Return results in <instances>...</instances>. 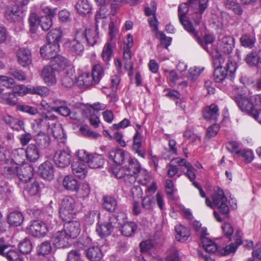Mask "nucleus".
Returning a JSON list of instances; mask_svg holds the SVG:
<instances>
[{
    "instance_id": "nucleus-1",
    "label": "nucleus",
    "mask_w": 261,
    "mask_h": 261,
    "mask_svg": "<svg viewBox=\"0 0 261 261\" xmlns=\"http://www.w3.org/2000/svg\"><path fill=\"white\" fill-rule=\"evenodd\" d=\"M213 55V64L215 68L214 79L216 82H222L226 77L228 72L232 74L236 70V63L232 61L228 60L225 63V59L219 51H215Z\"/></svg>"
},
{
    "instance_id": "nucleus-2",
    "label": "nucleus",
    "mask_w": 261,
    "mask_h": 261,
    "mask_svg": "<svg viewBox=\"0 0 261 261\" xmlns=\"http://www.w3.org/2000/svg\"><path fill=\"white\" fill-rule=\"evenodd\" d=\"M104 71L102 66L96 64L93 67L92 73L84 72L77 79L79 85L88 87L98 84L103 75Z\"/></svg>"
},
{
    "instance_id": "nucleus-3",
    "label": "nucleus",
    "mask_w": 261,
    "mask_h": 261,
    "mask_svg": "<svg viewBox=\"0 0 261 261\" xmlns=\"http://www.w3.org/2000/svg\"><path fill=\"white\" fill-rule=\"evenodd\" d=\"M55 222V220L51 217L47 219L45 223L34 221L27 227V232L35 237H43L49 230L53 228V223Z\"/></svg>"
},
{
    "instance_id": "nucleus-4",
    "label": "nucleus",
    "mask_w": 261,
    "mask_h": 261,
    "mask_svg": "<svg viewBox=\"0 0 261 261\" xmlns=\"http://www.w3.org/2000/svg\"><path fill=\"white\" fill-rule=\"evenodd\" d=\"M75 206L74 199L69 196H63L59 201V215L63 221L73 218Z\"/></svg>"
},
{
    "instance_id": "nucleus-5",
    "label": "nucleus",
    "mask_w": 261,
    "mask_h": 261,
    "mask_svg": "<svg viewBox=\"0 0 261 261\" xmlns=\"http://www.w3.org/2000/svg\"><path fill=\"white\" fill-rule=\"evenodd\" d=\"M213 204L223 215L227 216L229 210L227 205V198L223 190L218 188L212 196Z\"/></svg>"
},
{
    "instance_id": "nucleus-6",
    "label": "nucleus",
    "mask_w": 261,
    "mask_h": 261,
    "mask_svg": "<svg viewBox=\"0 0 261 261\" xmlns=\"http://www.w3.org/2000/svg\"><path fill=\"white\" fill-rule=\"evenodd\" d=\"M189 11V5L187 3H183L179 5L178 8V16L179 21L184 29L193 36H196L198 39L197 32L195 31L192 23L187 19L186 16Z\"/></svg>"
},
{
    "instance_id": "nucleus-7",
    "label": "nucleus",
    "mask_w": 261,
    "mask_h": 261,
    "mask_svg": "<svg viewBox=\"0 0 261 261\" xmlns=\"http://www.w3.org/2000/svg\"><path fill=\"white\" fill-rule=\"evenodd\" d=\"M84 40L83 34L77 31L74 38L66 42V45L68 51L74 56L80 55L84 49Z\"/></svg>"
},
{
    "instance_id": "nucleus-8",
    "label": "nucleus",
    "mask_w": 261,
    "mask_h": 261,
    "mask_svg": "<svg viewBox=\"0 0 261 261\" xmlns=\"http://www.w3.org/2000/svg\"><path fill=\"white\" fill-rule=\"evenodd\" d=\"M208 0H189V7L193 8L196 15V18L193 17L195 24L198 25L200 23L201 14L207 7Z\"/></svg>"
},
{
    "instance_id": "nucleus-9",
    "label": "nucleus",
    "mask_w": 261,
    "mask_h": 261,
    "mask_svg": "<svg viewBox=\"0 0 261 261\" xmlns=\"http://www.w3.org/2000/svg\"><path fill=\"white\" fill-rule=\"evenodd\" d=\"M33 174L34 168L31 165L25 164L21 165L18 168L17 173V178L20 181L18 186L21 187L23 184L29 181L32 178Z\"/></svg>"
},
{
    "instance_id": "nucleus-10",
    "label": "nucleus",
    "mask_w": 261,
    "mask_h": 261,
    "mask_svg": "<svg viewBox=\"0 0 261 261\" xmlns=\"http://www.w3.org/2000/svg\"><path fill=\"white\" fill-rule=\"evenodd\" d=\"M71 157V152L69 150H59L54 155V162L58 167L63 168L70 165Z\"/></svg>"
},
{
    "instance_id": "nucleus-11",
    "label": "nucleus",
    "mask_w": 261,
    "mask_h": 261,
    "mask_svg": "<svg viewBox=\"0 0 261 261\" xmlns=\"http://www.w3.org/2000/svg\"><path fill=\"white\" fill-rule=\"evenodd\" d=\"M36 124L41 128L50 129L58 123L57 117L50 113H44L35 120Z\"/></svg>"
},
{
    "instance_id": "nucleus-12",
    "label": "nucleus",
    "mask_w": 261,
    "mask_h": 261,
    "mask_svg": "<svg viewBox=\"0 0 261 261\" xmlns=\"http://www.w3.org/2000/svg\"><path fill=\"white\" fill-rule=\"evenodd\" d=\"M126 173L129 177V182L133 183L136 180V176L142 169L139 162L137 160L129 158L127 161V164L125 166Z\"/></svg>"
},
{
    "instance_id": "nucleus-13",
    "label": "nucleus",
    "mask_w": 261,
    "mask_h": 261,
    "mask_svg": "<svg viewBox=\"0 0 261 261\" xmlns=\"http://www.w3.org/2000/svg\"><path fill=\"white\" fill-rule=\"evenodd\" d=\"M234 100L241 111L251 115L253 104L251 103V96L249 95L240 94L236 96Z\"/></svg>"
},
{
    "instance_id": "nucleus-14",
    "label": "nucleus",
    "mask_w": 261,
    "mask_h": 261,
    "mask_svg": "<svg viewBox=\"0 0 261 261\" xmlns=\"http://www.w3.org/2000/svg\"><path fill=\"white\" fill-rule=\"evenodd\" d=\"M60 50L59 44L48 43L40 48L41 56L46 59L51 60L58 55Z\"/></svg>"
},
{
    "instance_id": "nucleus-15",
    "label": "nucleus",
    "mask_w": 261,
    "mask_h": 261,
    "mask_svg": "<svg viewBox=\"0 0 261 261\" xmlns=\"http://www.w3.org/2000/svg\"><path fill=\"white\" fill-rule=\"evenodd\" d=\"M245 61L248 66L261 69V49H253L245 57Z\"/></svg>"
},
{
    "instance_id": "nucleus-16",
    "label": "nucleus",
    "mask_w": 261,
    "mask_h": 261,
    "mask_svg": "<svg viewBox=\"0 0 261 261\" xmlns=\"http://www.w3.org/2000/svg\"><path fill=\"white\" fill-rule=\"evenodd\" d=\"M53 239V243L56 247L65 248L69 245V241L71 239L64 230H62L55 233Z\"/></svg>"
},
{
    "instance_id": "nucleus-17",
    "label": "nucleus",
    "mask_w": 261,
    "mask_h": 261,
    "mask_svg": "<svg viewBox=\"0 0 261 261\" xmlns=\"http://www.w3.org/2000/svg\"><path fill=\"white\" fill-rule=\"evenodd\" d=\"M38 173L43 179L48 180L53 179L54 177L53 165L49 161L43 163L39 166Z\"/></svg>"
},
{
    "instance_id": "nucleus-18",
    "label": "nucleus",
    "mask_w": 261,
    "mask_h": 261,
    "mask_svg": "<svg viewBox=\"0 0 261 261\" xmlns=\"http://www.w3.org/2000/svg\"><path fill=\"white\" fill-rule=\"evenodd\" d=\"M78 33L83 34L84 38V44L87 43L89 45H94L99 38L97 27L95 29H88L85 31H77Z\"/></svg>"
},
{
    "instance_id": "nucleus-19",
    "label": "nucleus",
    "mask_w": 261,
    "mask_h": 261,
    "mask_svg": "<svg viewBox=\"0 0 261 261\" xmlns=\"http://www.w3.org/2000/svg\"><path fill=\"white\" fill-rule=\"evenodd\" d=\"M64 224L63 230L71 239L77 237L81 231L80 224L76 221H66Z\"/></svg>"
},
{
    "instance_id": "nucleus-20",
    "label": "nucleus",
    "mask_w": 261,
    "mask_h": 261,
    "mask_svg": "<svg viewBox=\"0 0 261 261\" xmlns=\"http://www.w3.org/2000/svg\"><path fill=\"white\" fill-rule=\"evenodd\" d=\"M252 105L251 116L261 124V95L251 96Z\"/></svg>"
},
{
    "instance_id": "nucleus-21",
    "label": "nucleus",
    "mask_w": 261,
    "mask_h": 261,
    "mask_svg": "<svg viewBox=\"0 0 261 261\" xmlns=\"http://www.w3.org/2000/svg\"><path fill=\"white\" fill-rule=\"evenodd\" d=\"M17 61L19 65L25 67L32 63L30 50L28 48H21L17 52Z\"/></svg>"
},
{
    "instance_id": "nucleus-22",
    "label": "nucleus",
    "mask_w": 261,
    "mask_h": 261,
    "mask_svg": "<svg viewBox=\"0 0 261 261\" xmlns=\"http://www.w3.org/2000/svg\"><path fill=\"white\" fill-rule=\"evenodd\" d=\"M57 70L51 66H46L42 71L41 76L44 82L48 86H51L56 83V71Z\"/></svg>"
},
{
    "instance_id": "nucleus-23",
    "label": "nucleus",
    "mask_w": 261,
    "mask_h": 261,
    "mask_svg": "<svg viewBox=\"0 0 261 261\" xmlns=\"http://www.w3.org/2000/svg\"><path fill=\"white\" fill-rule=\"evenodd\" d=\"M61 185L65 190L72 192H77L80 185L77 179L70 175H66L64 177Z\"/></svg>"
},
{
    "instance_id": "nucleus-24",
    "label": "nucleus",
    "mask_w": 261,
    "mask_h": 261,
    "mask_svg": "<svg viewBox=\"0 0 261 261\" xmlns=\"http://www.w3.org/2000/svg\"><path fill=\"white\" fill-rule=\"evenodd\" d=\"M108 158L110 161L120 165L126 159V154L123 149H112L109 152Z\"/></svg>"
},
{
    "instance_id": "nucleus-25",
    "label": "nucleus",
    "mask_w": 261,
    "mask_h": 261,
    "mask_svg": "<svg viewBox=\"0 0 261 261\" xmlns=\"http://www.w3.org/2000/svg\"><path fill=\"white\" fill-rule=\"evenodd\" d=\"M9 246L7 244L0 245V254L6 256L10 261H23V257L15 250L7 249Z\"/></svg>"
},
{
    "instance_id": "nucleus-26",
    "label": "nucleus",
    "mask_w": 261,
    "mask_h": 261,
    "mask_svg": "<svg viewBox=\"0 0 261 261\" xmlns=\"http://www.w3.org/2000/svg\"><path fill=\"white\" fill-rule=\"evenodd\" d=\"M28 161L31 163L36 162L40 157V150L36 144H30L24 150Z\"/></svg>"
},
{
    "instance_id": "nucleus-27",
    "label": "nucleus",
    "mask_w": 261,
    "mask_h": 261,
    "mask_svg": "<svg viewBox=\"0 0 261 261\" xmlns=\"http://www.w3.org/2000/svg\"><path fill=\"white\" fill-rule=\"evenodd\" d=\"M199 39L196 37L194 36L198 42L201 44L202 47L206 50L213 58V55L215 54V51H219L217 49L214 48L212 45V43L214 41V39L212 36L209 35H206L205 36L204 42H203L197 34Z\"/></svg>"
},
{
    "instance_id": "nucleus-28",
    "label": "nucleus",
    "mask_w": 261,
    "mask_h": 261,
    "mask_svg": "<svg viewBox=\"0 0 261 261\" xmlns=\"http://www.w3.org/2000/svg\"><path fill=\"white\" fill-rule=\"evenodd\" d=\"M72 173L80 178H84L87 174L86 165L80 161H74L71 165Z\"/></svg>"
},
{
    "instance_id": "nucleus-29",
    "label": "nucleus",
    "mask_w": 261,
    "mask_h": 261,
    "mask_svg": "<svg viewBox=\"0 0 261 261\" xmlns=\"http://www.w3.org/2000/svg\"><path fill=\"white\" fill-rule=\"evenodd\" d=\"M143 140L142 135L137 130L133 137V149L138 156L144 158V153L142 150Z\"/></svg>"
},
{
    "instance_id": "nucleus-30",
    "label": "nucleus",
    "mask_w": 261,
    "mask_h": 261,
    "mask_svg": "<svg viewBox=\"0 0 261 261\" xmlns=\"http://www.w3.org/2000/svg\"><path fill=\"white\" fill-rule=\"evenodd\" d=\"M3 121L15 130L21 129L23 125V122L19 118L9 115H6L3 117Z\"/></svg>"
},
{
    "instance_id": "nucleus-31",
    "label": "nucleus",
    "mask_w": 261,
    "mask_h": 261,
    "mask_svg": "<svg viewBox=\"0 0 261 261\" xmlns=\"http://www.w3.org/2000/svg\"><path fill=\"white\" fill-rule=\"evenodd\" d=\"M86 255L91 261H99L102 257V253L98 246L89 247L86 250Z\"/></svg>"
},
{
    "instance_id": "nucleus-32",
    "label": "nucleus",
    "mask_w": 261,
    "mask_h": 261,
    "mask_svg": "<svg viewBox=\"0 0 261 261\" xmlns=\"http://www.w3.org/2000/svg\"><path fill=\"white\" fill-rule=\"evenodd\" d=\"M67 60L64 57L58 55L50 60V65L57 71L64 69L67 66Z\"/></svg>"
},
{
    "instance_id": "nucleus-33",
    "label": "nucleus",
    "mask_w": 261,
    "mask_h": 261,
    "mask_svg": "<svg viewBox=\"0 0 261 261\" xmlns=\"http://www.w3.org/2000/svg\"><path fill=\"white\" fill-rule=\"evenodd\" d=\"M24 219L23 216L21 212L14 211L9 214L8 216V223L13 226H18L21 224Z\"/></svg>"
},
{
    "instance_id": "nucleus-34",
    "label": "nucleus",
    "mask_w": 261,
    "mask_h": 261,
    "mask_svg": "<svg viewBox=\"0 0 261 261\" xmlns=\"http://www.w3.org/2000/svg\"><path fill=\"white\" fill-rule=\"evenodd\" d=\"M219 116L218 108L217 106L212 104L206 108L203 112V117L207 120H213L216 121Z\"/></svg>"
},
{
    "instance_id": "nucleus-35",
    "label": "nucleus",
    "mask_w": 261,
    "mask_h": 261,
    "mask_svg": "<svg viewBox=\"0 0 261 261\" xmlns=\"http://www.w3.org/2000/svg\"><path fill=\"white\" fill-rule=\"evenodd\" d=\"M175 231L176 232L175 238L178 241H186L190 236L189 229L182 225L176 226Z\"/></svg>"
},
{
    "instance_id": "nucleus-36",
    "label": "nucleus",
    "mask_w": 261,
    "mask_h": 261,
    "mask_svg": "<svg viewBox=\"0 0 261 261\" xmlns=\"http://www.w3.org/2000/svg\"><path fill=\"white\" fill-rule=\"evenodd\" d=\"M221 49L225 54H230L234 46V39L230 36H225L222 38V42L220 45Z\"/></svg>"
},
{
    "instance_id": "nucleus-37",
    "label": "nucleus",
    "mask_w": 261,
    "mask_h": 261,
    "mask_svg": "<svg viewBox=\"0 0 261 261\" xmlns=\"http://www.w3.org/2000/svg\"><path fill=\"white\" fill-rule=\"evenodd\" d=\"M105 163V159L102 155L97 153L91 154L88 164L91 168H99L101 167Z\"/></svg>"
},
{
    "instance_id": "nucleus-38",
    "label": "nucleus",
    "mask_w": 261,
    "mask_h": 261,
    "mask_svg": "<svg viewBox=\"0 0 261 261\" xmlns=\"http://www.w3.org/2000/svg\"><path fill=\"white\" fill-rule=\"evenodd\" d=\"M113 43L107 42L105 45L101 55L103 61L107 64H109L113 56Z\"/></svg>"
},
{
    "instance_id": "nucleus-39",
    "label": "nucleus",
    "mask_w": 261,
    "mask_h": 261,
    "mask_svg": "<svg viewBox=\"0 0 261 261\" xmlns=\"http://www.w3.org/2000/svg\"><path fill=\"white\" fill-rule=\"evenodd\" d=\"M112 230V226L108 222L98 224L96 229L97 234L100 237H105L109 236Z\"/></svg>"
},
{
    "instance_id": "nucleus-40",
    "label": "nucleus",
    "mask_w": 261,
    "mask_h": 261,
    "mask_svg": "<svg viewBox=\"0 0 261 261\" xmlns=\"http://www.w3.org/2000/svg\"><path fill=\"white\" fill-rule=\"evenodd\" d=\"M241 44L245 47L252 48L256 42V38L253 34H244L240 39Z\"/></svg>"
},
{
    "instance_id": "nucleus-41",
    "label": "nucleus",
    "mask_w": 261,
    "mask_h": 261,
    "mask_svg": "<svg viewBox=\"0 0 261 261\" xmlns=\"http://www.w3.org/2000/svg\"><path fill=\"white\" fill-rule=\"evenodd\" d=\"M201 241L202 246L206 252L214 253L218 250L217 245L208 238L206 237H202Z\"/></svg>"
},
{
    "instance_id": "nucleus-42",
    "label": "nucleus",
    "mask_w": 261,
    "mask_h": 261,
    "mask_svg": "<svg viewBox=\"0 0 261 261\" xmlns=\"http://www.w3.org/2000/svg\"><path fill=\"white\" fill-rule=\"evenodd\" d=\"M62 38V32L59 29L51 30L47 35V40L48 43L59 44Z\"/></svg>"
},
{
    "instance_id": "nucleus-43",
    "label": "nucleus",
    "mask_w": 261,
    "mask_h": 261,
    "mask_svg": "<svg viewBox=\"0 0 261 261\" xmlns=\"http://www.w3.org/2000/svg\"><path fill=\"white\" fill-rule=\"evenodd\" d=\"M121 227L122 234L126 237H130L135 233L137 226L134 222H125Z\"/></svg>"
},
{
    "instance_id": "nucleus-44",
    "label": "nucleus",
    "mask_w": 261,
    "mask_h": 261,
    "mask_svg": "<svg viewBox=\"0 0 261 261\" xmlns=\"http://www.w3.org/2000/svg\"><path fill=\"white\" fill-rule=\"evenodd\" d=\"M75 8L78 13L82 15L89 14L91 7L87 0H79L75 5Z\"/></svg>"
},
{
    "instance_id": "nucleus-45",
    "label": "nucleus",
    "mask_w": 261,
    "mask_h": 261,
    "mask_svg": "<svg viewBox=\"0 0 261 261\" xmlns=\"http://www.w3.org/2000/svg\"><path fill=\"white\" fill-rule=\"evenodd\" d=\"M103 206L107 211L113 212L116 210L117 206V202L114 197L105 196L103 197Z\"/></svg>"
},
{
    "instance_id": "nucleus-46",
    "label": "nucleus",
    "mask_w": 261,
    "mask_h": 261,
    "mask_svg": "<svg viewBox=\"0 0 261 261\" xmlns=\"http://www.w3.org/2000/svg\"><path fill=\"white\" fill-rule=\"evenodd\" d=\"M55 112L63 116H69L71 119H77V114L74 112H72L70 109L66 106V104L63 105L60 108H55Z\"/></svg>"
},
{
    "instance_id": "nucleus-47",
    "label": "nucleus",
    "mask_w": 261,
    "mask_h": 261,
    "mask_svg": "<svg viewBox=\"0 0 261 261\" xmlns=\"http://www.w3.org/2000/svg\"><path fill=\"white\" fill-rule=\"evenodd\" d=\"M35 140L36 145L41 149L46 148L50 144V137L45 134H38Z\"/></svg>"
},
{
    "instance_id": "nucleus-48",
    "label": "nucleus",
    "mask_w": 261,
    "mask_h": 261,
    "mask_svg": "<svg viewBox=\"0 0 261 261\" xmlns=\"http://www.w3.org/2000/svg\"><path fill=\"white\" fill-rule=\"evenodd\" d=\"M76 76L72 72L66 71L63 73L61 77L62 85L66 87H71L74 83Z\"/></svg>"
},
{
    "instance_id": "nucleus-49",
    "label": "nucleus",
    "mask_w": 261,
    "mask_h": 261,
    "mask_svg": "<svg viewBox=\"0 0 261 261\" xmlns=\"http://www.w3.org/2000/svg\"><path fill=\"white\" fill-rule=\"evenodd\" d=\"M51 244L48 241H45L37 247V253L39 256H45L48 255L51 251Z\"/></svg>"
},
{
    "instance_id": "nucleus-50",
    "label": "nucleus",
    "mask_w": 261,
    "mask_h": 261,
    "mask_svg": "<svg viewBox=\"0 0 261 261\" xmlns=\"http://www.w3.org/2000/svg\"><path fill=\"white\" fill-rule=\"evenodd\" d=\"M29 93L37 94L41 96H46L49 93V90L45 86H29Z\"/></svg>"
},
{
    "instance_id": "nucleus-51",
    "label": "nucleus",
    "mask_w": 261,
    "mask_h": 261,
    "mask_svg": "<svg viewBox=\"0 0 261 261\" xmlns=\"http://www.w3.org/2000/svg\"><path fill=\"white\" fill-rule=\"evenodd\" d=\"M22 185L25 191L30 196L36 195L39 192L40 186L37 181H34L32 184L27 182Z\"/></svg>"
},
{
    "instance_id": "nucleus-52",
    "label": "nucleus",
    "mask_w": 261,
    "mask_h": 261,
    "mask_svg": "<svg viewBox=\"0 0 261 261\" xmlns=\"http://www.w3.org/2000/svg\"><path fill=\"white\" fill-rule=\"evenodd\" d=\"M224 4L227 9L232 10L235 14L239 15L242 14L243 10L236 0H225Z\"/></svg>"
},
{
    "instance_id": "nucleus-53",
    "label": "nucleus",
    "mask_w": 261,
    "mask_h": 261,
    "mask_svg": "<svg viewBox=\"0 0 261 261\" xmlns=\"http://www.w3.org/2000/svg\"><path fill=\"white\" fill-rule=\"evenodd\" d=\"M0 98L2 102L10 106H15L17 102L16 97L12 92L2 94Z\"/></svg>"
},
{
    "instance_id": "nucleus-54",
    "label": "nucleus",
    "mask_w": 261,
    "mask_h": 261,
    "mask_svg": "<svg viewBox=\"0 0 261 261\" xmlns=\"http://www.w3.org/2000/svg\"><path fill=\"white\" fill-rule=\"evenodd\" d=\"M136 179L141 184L146 186L151 180V176L146 170L142 168L136 176Z\"/></svg>"
},
{
    "instance_id": "nucleus-55",
    "label": "nucleus",
    "mask_w": 261,
    "mask_h": 261,
    "mask_svg": "<svg viewBox=\"0 0 261 261\" xmlns=\"http://www.w3.org/2000/svg\"><path fill=\"white\" fill-rule=\"evenodd\" d=\"M139 247L141 252L143 253H149L155 248L154 243L153 242V241L150 239L140 242Z\"/></svg>"
},
{
    "instance_id": "nucleus-56",
    "label": "nucleus",
    "mask_w": 261,
    "mask_h": 261,
    "mask_svg": "<svg viewBox=\"0 0 261 261\" xmlns=\"http://www.w3.org/2000/svg\"><path fill=\"white\" fill-rule=\"evenodd\" d=\"M40 17L35 13L31 14L29 17L30 31L32 33H35L37 29L38 26L40 24Z\"/></svg>"
},
{
    "instance_id": "nucleus-57",
    "label": "nucleus",
    "mask_w": 261,
    "mask_h": 261,
    "mask_svg": "<svg viewBox=\"0 0 261 261\" xmlns=\"http://www.w3.org/2000/svg\"><path fill=\"white\" fill-rule=\"evenodd\" d=\"M107 15V9L106 7H100L99 11L96 12L95 16L96 27H98L99 23H103Z\"/></svg>"
},
{
    "instance_id": "nucleus-58",
    "label": "nucleus",
    "mask_w": 261,
    "mask_h": 261,
    "mask_svg": "<svg viewBox=\"0 0 261 261\" xmlns=\"http://www.w3.org/2000/svg\"><path fill=\"white\" fill-rule=\"evenodd\" d=\"M112 172L115 176L118 178H124L125 181L127 183V180L129 179V177L126 173V169L125 166L122 168L116 167L112 170Z\"/></svg>"
},
{
    "instance_id": "nucleus-59",
    "label": "nucleus",
    "mask_w": 261,
    "mask_h": 261,
    "mask_svg": "<svg viewBox=\"0 0 261 261\" xmlns=\"http://www.w3.org/2000/svg\"><path fill=\"white\" fill-rule=\"evenodd\" d=\"M19 15V11L17 8H8L5 12L7 19L10 21H15Z\"/></svg>"
},
{
    "instance_id": "nucleus-60",
    "label": "nucleus",
    "mask_w": 261,
    "mask_h": 261,
    "mask_svg": "<svg viewBox=\"0 0 261 261\" xmlns=\"http://www.w3.org/2000/svg\"><path fill=\"white\" fill-rule=\"evenodd\" d=\"M19 251L23 254L29 253L32 249V245L31 241L27 239H24L19 244Z\"/></svg>"
},
{
    "instance_id": "nucleus-61",
    "label": "nucleus",
    "mask_w": 261,
    "mask_h": 261,
    "mask_svg": "<svg viewBox=\"0 0 261 261\" xmlns=\"http://www.w3.org/2000/svg\"><path fill=\"white\" fill-rule=\"evenodd\" d=\"M50 129H51V133L55 138L60 139L64 137L65 134L63 129L60 123L58 122Z\"/></svg>"
},
{
    "instance_id": "nucleus-62",
    "label": "nucleus",
    "mask_w": 261,
    "mask_h": 261,
    "mask_svg": "<svg viewBox=\"0 0 261 261\" xmlns=\"http://www.w3.org/2000/svg\"><path fill=\"white\" fill-rule=\"evenodd\" d=\"M154 205L153 198L151 196L147 195L143 198L142 206L144 208L151 211L153 209Z\"/></svg>"
},
{
    "instance_id": "nucleus-63",
    "label": "nucleus",
    "mask_w": 261,
    "mask_h": 261,
    "mask_svg": "<svg viewBox=\"0 0 261 261\" xmlns=\"http://www.w3.org/2000/svg\"><path fill=\"white\" fill-rule=\"evenodd\" d=\"M204 67H193L190 68L189 70V79L192 81L196 79V78L203 72Z\"/></svg>"
},
{
    "instance_id": "nucleus-64",
    "label": "nucleus",
    "mask_w": 261,
    "mask_h": 261,
    "mask_svg": "<svg viewBox=\"0 0 261 261\" xmlns=\"http://www.w3.org/2000/svg\"><path fill=\"white\" fill-rule=\"evenodd\" d=\"M166 259L167 261H179V256L177 250L175 248H172L168 250Z\"/></svg>"
}]
</instances>
